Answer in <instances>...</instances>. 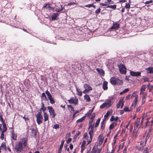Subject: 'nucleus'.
Masks as SVG:
<instances>
[{"label":"nucleus","mask_w":153,"mask_h":153,"mask_svg":"<svg viewBox=\"0 0 153 153\" xmlns=\"http://www.w3.org/2000/svg\"><path fill=\"white\" fill-rule=\"evenodd\" d=\"M26 121L27 120H28V117L27 115H25L24 116H21Z\"/></svg>","instance_id":"obj_45"},{"label":"nucleus","mask_w":153,"mask_h":153,"mask_svg":"<svg viewBox=\"0 0 153 153\" xmlns=\"http://www.w3.org/2000/svg\"><path fill=\"white\" fill-rule=\"evenodd\" d=\"M95 117V114L94 113H93L92 114L91 117V119L92 120H94V118Z\"/></svg>","instance_id":"obj_51"},{"label":"nucleus","mask_w":153,"mask_h":153,"mask_svg":"<svg viewBox=\"0 0 153 153\" xmlns=\"http://www.w3.org/2000/svg\"><path fill=\"white\" fill-rule=\"evenodd\" d=\"M131 96V94H129L125 98V100H128L130 98V97Z\"/></svg>","instance_id":"obj_52"},{"label":"nucleus","mask_w":153,"mask_h":153,"mask_svg":"<svg viewBox=\"0 0 153 153\" xmlns=\"http://www.w3.org/2000/svg\"><path fill=\"white\" fill-rule=\"evenodd\" d=\"M142 94L143 95V97H142V99L144 100L146 98V94L144 93H143V94Z\"/></svg>","instance_id":"obj_63"},{"label":"nucleus","mask_w":153,"mask_h":153,"mask_svg":"<svg viewBox=\"0 0 153 153\" xmlns=\"http://www.w3.org/2000/svg\"><path fill=\"white\" fill-rule=\"evenodd\" d=\"M84 87L85 89H86L87 92L92 90L91 87L87 84H85L84 85Z\"/></svg>","instance_id":"obj_14"},{"label":"nucleus","mask_w":153,"mask_h":153,"mask_svg":"<svg viewBox=\"0 0 153 153\" xmlns=\"http://www.w3.org/2000/svg\"><path fill=\"white\" fill-rule=\"evenodd\" d=\"M153 88V85H151L149 88V92L151 91Z\"/></svg>","instance_id":"obj_56"},{"label":"nucleus","mask_w":153,"mask_h":153,"mask_svg":"<svg viewBox=\"0 0 153 153\" xmlns=\"http://www.w3.org/2000/svg\"><path fill=\"white\" fill-rule=\"evenodd\" d=\"M57 13H55L53 14L51 16V18L52 20H55L56 19V17L58 15Z\"/></svg>","instance_id":"obj_31"},{"label":"nucleus","mask_w":153,"mask_h":153,"mask_svg":"<svg viewBox=\"0 0 153 153\" xmlns=\"http://www.w3.org/2000/svg\"><path fill=\"white\" fill-rule=\"evenodd\" d=\"M118 66L120 73L124 74H126V68L125 66L122 64H120Z\"/></svg>","instance_id":"obj_7"},{"label":"nucleus","mask_w":153,"mask_h":153,"mask_svg":"<svg viewBox=\"0 0 153 153\" xmlns=\"http://www.w3.org/2000/svg\"><path fill=\"white\" fill-rule=\"evenodd\" d=\"M145 90V85H143L140 89V94H143V93H144V91Z\"/></svg>","instance_id":"obj_23"},{"label":"nucleus","mask_w":153,"mask_h":153,"mask_svg":"<svg viewBox=\"0 0 153 153\" xmlns=\"http://www.w3.org/2000/svg\"><path fill=\"white\" fill-rule=\"evenodd\" d=\"M116 7V5H109L107 7V8H110L113 9H115Z\"/></svg>","instance_id":"obj_41"},{"label":"nucleus","mask_w":153,"mask_h":153,"mask_svg":"<svg viewBox=\"0 0 153 153\" xmlns=\"http://www.w3.org/2000/svg\"><path fill=\"white\" fill-rule=\"evenodd\" d=\"M136 96H138L136 93V92H134L131 95V98H133L134 97L135 98Z\"/></svg>","instance_id":"obj_46"},{"label":"nucleus","mask_w":153,"mask_h":153,"mask_svg":"<svg viewBox=\"0 0 153 153\" xmlns=\"http://www.w3.org/2000/svg\"><path fill=\"white\" fill-rule=\"evenodd\" d=\"M129 91V89L128 88H126L123 91V92L124 93H126Z\"/></svg>","instance_id":"obj_62"},{"label":"nucleus","mask_w":153,"mask_h":153,"mask_svg":"<svg viewBox=\"0 0 153 153\" xmlns=\"http://www.w3.org/2000/svg\"><path fill=\"white\" fill-rule=\"evenodd\" d=\"M0 121H1L2 123L3 122H4L3 121V119L2 117V114L0 113Z\"/></svg>","instance_id":"obj_54"},{"label":"nucleus","mask_w":153,"mask_h":153,"mask_svg":"<svg viewBox=\"0 0 153 153\" xmlns=\"http://www.w3.org/2000/svg\"><path fill=\"white\" fill-rule=\"evenodd\" d=\"M143 145H139L138 146V149L139 150L141 151L143 149Z\"/></svg>","instance_id":"obj_43"},{"label":"nucleus","mask_w":153,"mask_h":153,"mask_svg":"<svg viewBox=\"0 0 153 153\" xmlns=\"http://www.w3.org/2000/svg\"><path fill=\"white\" fill-rule=\"evenodd\" d=\"M153 0H150V1H147L145 3L146 4H149L150 3H152L153 2Z\"/></svg>","instance_id":"obj_53"},{"label":"nucleus","mask_w":153,"mask_h":153,"mask_svg":"<svg viewBox=\"0 0 153 153\" xmlns=\"http://www.w3.org/2000/svg\"><path fill=\"white\" fill-rule=\"evenodd\" d=\"M130 75L133 76H140L141 73L139 72H134L133 71H130Z\"/></svg>","instance_id":"obj_12"},{"label":"nucleus","mask_w":153,"mask_h":153,"mask_svg":"<svg viewBox=\"0 0 153 153\" xmlns=\"http://www.w3.org/2000/svg\"><path fill=\"white\" fill-rule=\"evenodd\" d=\"M44 121L45 122L48 120V115L46 112H44Z\"/></svg>","instance_id":"obj_25"},{"label":"nucleus","mask_w":153,"mask_h":153,"mask_svg":"<svg viewBox=\"0 0 153 153\" xmlns=\"http://www.w3.org/2000/svg\"><path fill=\"white\" fill-rule=\"evenodd\" d=\"M123 105L124 103L123 102V99L119 101L118 104L117 105V108H119L120 106L121 107V108H122L123 107Z\"/></svg>","instance_id":"obj_16"},{"label":"nucleus","mask_w":153,"mask_h":153,"mask_svg":"<svg viewBox=\"0 0 153 153\" xmlns=\"http://www.w3.org/2000/svg\"><path fill=\"white\" fill-rule=\"evenodd\" d=\"M76 4L77 3H76L71 2H70V3H68V4L67 5V6H68L70 5H74L75 4Z\"/></svg>","instance_id":"obj_58"},{"label":"nucleus","mask_w":153,"mask_h":153,"mask_svg":"<svg viewBox=\"0 0 153 153\" xmlns=\"http://www.w3.org/2000/svg\"><path fill=\"white\" fill-rule=\"evenodd\" d=\"M106 103V105L107 108L110 107L112 104L111 100V99L107 100H105V102Z\"/></svg>","instance_id":"obj_15"},{"label":"nucleus","mask_w":153,"mask_h":153,"mask_svg":"<svg viewBox=\"0 0 153 153\" xmlns=\"http://www.w3.org/2000/svg\"><path fill=\"white\" fill-rule=\"evenodd\" d=\"M60 6L61 7V8H60L59 7L56 8V12H59L63 10V8L62 7V5L61 4Z\"/></svg>","instance_id":"obj_35"},{"label":"nucleus","mask_w":153,"mask_h":153,"mask_svg":"<svg viewBox=\"0 0 153 153\" xmlns=\"http://www.w3.org/2000/svg\"><path fill=\"white\" fill-rule=\"evenodd\" d=\"M42 97H44L45 99L46 98V96L45 94V93H43L42 94Z\"/></svg>","instance_id":"obj_64"},{"label":"nucleus","mask_w":153,"mask_h":153,"mask_svg":"<svg viewBox=\"0 0 153 153\" xmlns=\"http://www.w3.org/2000/svg\"><path fill=\"white\" fill-rule=\"evenodd\" d=\"M23 148L22 145L19 142L16 144L14 148L15 150L17 153L21 152L22 151Z\"/></svg>","instance_id":"obj_2"},{"label":"nucleus","mask_w":153,"mask_h":153,"mask_svg":"<svg viewBox=\"0 0 153 153\" xmlns=\"http://www.w3.org/2000/svg\"><path fill=\"white\" fill-rule=\"evenodd\" d=\"M117 125V123H113L109 126V129L110 130L113 129L114 127Z\"/></svg>","instance_id":"obj_27"},{"label":"nucleus","mask_w":153,"mask_h":153,"mask_svg":"<svg viewBox=\"0 0 153 153\" xmlns=\"http://www.w3.org/2000/svg\"><path fill=\"white\" fill-rule=\"evenodd\" d=\"M47 108L49 110L50 116L52 118H54L56 116V114L52 106H48Z\"/></svg>","instance_id":"obj_4"},{"label":"nucleus","mask_w":153,"mask_h":153,"mask_svg":"<svg viewBox=\"0 0 153 153\" xmlns=\"http://www.w3.org/2000/svg\"><path fill=\"white\" fill-rule=\"evenodd\" d=\"M4 132H2V131H1V133L0 136V138L1 139V140H3L4 138Z\"/></svg>","instance_id":"obj_48"},{"label":"nucleus","mask_w":153,"mask_h":153,"mask_svg":"<svg viewBox=\"0 0 153 153\" xmlns=\"http://www.w3.org/2000/svg\"><path fill=\"white\" fill-rule=\"evenodd\" d=\"M68 108L69 109L71 113H72L74 112V109L71 105H68Z\"/></svg>","instance_id":"obj_29"},{"label":"nucleus","mask_w":153,"mask_h":153,"mask_svg":"<svg viewBox=\"0 0 153 153\" xmlns=\"http://www.w3.org/2000/svg\"><path fill=\"white\" fill-rule=\"evenodd\" d=\"M98 72L101 76H104V71L102 69H99L97 68L96 69Z\"/></svg>","instance_id":"obj_18"},{"label":"nucleus","mask_w":153,"mask_h":153,"mask_svg":"<svg viewBox=\"0 0 153 153\" xmlns=\"http://www.w3.org/2000/svg\"><path fill=\"white\" fill-rule=\"evenodd\" d=\"M116 140L114 141V143L112 146V148L111 151L110 152L108 150V152L107 153H114V152L115 151V148L116 146Z\"/></svg>","instance_id":"obj_13"},{"label":"nucleus","mask_w":153,"mask_h":153,"mask_svg":"<svg viewBox=\"0 0 153 153\" xmlns=\"http://www.w3.org/2000/svg\"><path fill=\"white\" fill-rule=\"evenodd\" d=\"M0 147L2 148H3V149H6V146L5 143H2L0 146Z\"/></svg>","instance_id":"obj_38"},{"label":"nucleus","mask_w":153,"mask_h":153,"mask_svg":"<svg viewBox=\"0 0 153 153\" xmlns=\"http://www.w3.org/2000/svg\"><path fill=\"white\" fill-rule=\"evenodd\" d=\"M104 137L101 134L99 136L98 138V140L99 142V143H97V144H98V146H100L102 144V143L103 142L104 140Z\"/></svg>","instance_id":"obj_11"},{"label":"nucleus","mask_w":153,"mask_h":153,"mask_svg":"<svg viewBox=\"0 0 153 153\" xmlns=\"http://www.w3.org/2000/svg\"><path fill=\"white\" fill-rule=\"evenodd\" d=\"M91 127V129L90 131H89V134L90 135V138L87 140V144H89L91 142L92 140V139L93 138V126L92 125H90L89 127Z\"/></svg>","instance_id":"obj_5"},{"label":"nucleus","mask_w":153,"mask_h":153,"mask_svg":"<svg viewBox=\"0 0 153 153\" xmlns=\"http://www.w3.org/2000/svg\"><path fill=\"white\" fill-rule=\"evenodd\" d=\"M110 114V112L109 111H108L106 113L104 117L105 118H108V116Z\"/></svg>","instance_id":"obj_44"},{"label":"nucleus","mask_w":153,"mask_h":153,"mask_svg":"<svg viewBox=\"0 0 153 153\" xmlns=\"http://www.w3.org/2000/svg\"><path fill=\"white\" fill-rule=\"evenodd\" d=\"M68 101L69 103L70 104H73L75 105L78 104V100L76 97L71 98L70 99L68 100Z\"/></svg>","instance_id":"obj_8"},{"label":"nucleus","mask_w":153,"mask_h":153,"mask_svg":"<svg viewBox=\"0 0 153 153\" xmlns=\"http://www.w3.org/2000/svg\"><path fill=\"white\" fill-rule=\"evenodd\" d=\"M84 99L87 102H90L91 101V99L89 96L85 94L84 96Z\"/></svg>","instance_id":"obj_30"},{"label":"nucleus","mask_w":153,"mask_h":153,"mask_svg":"<svg viewBox=\"0 0 153 153\" xmlns=\"http://www.w3.org/2000/svg\"><path fill=\"white\" fill-rule=\"evenodd\" d=\"M65 141L64 140H63L62 142L61 143V144L60 147L59 148V149L58 151V153H61L62 151V147L63 146V145Z\"/></svg>","instance_id":"obj_19"},{"label":"nucleus","mask_w":153,"mask_h":153,"mask_svg":"<svg viewBox=\"0 0 153 153\" xmlns=\"http://www.w3.org/2000/svg\"><path fill=\"white\" fill-rule=\"evenodd\" d=\"M93 110H94V109H93L92 108V109H91V110H89V111L85 115L86 116H88L91 115V113L93 111Z\"/></svg>","instance_id":"obj_37"},{"label":"nucleus","mask_w":153,"mask_h":153,"mask_svg":"<svg viewBox=\"0 0 153 153\" xmlns=\"http://www.w3.org/2000/svg\"><path fill=\"white\" fill-rule=\"evenodd\" d=\"M119 27V24L117 23L114 24L111 27V29H116L118 28Z\"/></svg>","instance_id":"obj_20"},{"label":"nucleus","mask_w":153,"mask_h":153,"mask_svg":"<svg viewBox=\"0 0 153 153\" xmlns=\"http://www.w3.org/2000/svg\"><path fill=\"white\" fill-rule=\"evenodd\" d=\"M86 143V142L85 140H83L82 142L81 146H85Z\"/></svg>","instance_id":"obj_60"},{"label":"nucleus","mask_w":153,"mask_h":153,"mask_svg":"<svg viewBox=\"0 0 153 153\" xmlns=\"http://www.w3.org/2000/svg\"><path fill=\"white\" fill-rule=\"evenodd\" d=\"M110 81L112 84L115 85H121L123 83L122 80L114 77H111Z\"/></svg>","instance_id":"obj_1"},{"label":"nucleus","mask_w":153,"mask_h":153,"mask_svg":"<svg viewBox=\"0 0 153 153\" xmlns=\"http://www.w3.org/2000/svg\"><path fill=\"white\" fill-rule=\"evenodd\" d=\"M140 122V119H138L134 123V129L133 131V132H137V131L136 130Z\"/></svg>","instance_id":"obj_10"},{"label":"nucleus","mask_w":153,"mask_h":153,"mask_svg":"<svg viewBox=\"0 0 153 153\" xmlns=\"http://www.w3.org/2000/svg\"><path fill=\"white\" fill-rule=\"evenodd\" d=\"M50 100V103L52 104H53L55 102V101L53 100V98L52 96L48 98Z\"/></svg>","instance_id":"obj_36"},{"label":"nucleus","mask_w":153,"mask_h":153,"mask_svg":"<svg viewBox=\"0 0 153 153\" xmlns=\"http://www.w3.org/2000/svg\"><path fill=\"white\" fill-rule=\"evenodd\" d=\"M12 137L13 139L14 140H16L17 138V135L13 133V131H12Z\"/></svg>","instance_id":"obj_33"},{"label":"nucleus","mask_w":153,"mask_h":153,"mask_svg":"<svg viewBox=\"0 0 153 153\" xmlns=\"http://www.w3.org/2000/svg\"><path fill=\"white\" fill-rule=\"evenodd\" d=\"M76 88L77 95L79 96H81L82 95V92L78 89L76 86Z\"/></svg>","instance_id":"obj_26"},{"label":"nucleus","mask_w":153,"mask_h":153,"mask_svg":"<svg viewBox=\"0 0 153 153\" xmlns=\"http://www.w3.org/2000/svg\"><path fill=\"white\" fill-rule=\"evenodd\" d=\"M138 97V96H136L135 98H134V99L133 101L134 104H132V106H134V107H135L137 102Z\"/></svg>","instance_id":"obj_22"},{"label":"nucleus","mask_w":153,"mask_h":153,"mask_svg":"<svg viewBox=\"0 0 153 153\" xmlns=\"http://www.w3.org/2000/svg\"><path fill=\"white\" fill-rule=\"evenodd\" d=\"M27 138L25 137H23L21 138L18 142L22 144V146H23L24 147H26L27 146Z\"/></svg>","instance_id":"obj_9"},{"label":"nucleus","mask_w":153,"mask_h":153,"mask_svg":"<svg viewBox=\"0 0 153 153\" xmlns=\"http://www.w3.org/2000/svg\"><path fill=\"white\" fill-rule=\"evenodd\" d=\"M72 140V139L71 138H69L67 141V143H69L71 142Z\"/></svg>","instance_id":"obj_59"},{"label":"nucleus","mask_w":153,"mask_h":153,"mask_svg":"<svg viewBox=\"0 0 153 153\" xmlns=\"http://www.w3.org/2000/svg\"><path fill=\"white\" fill-rule=\"evenodd\" d=\"M45 93L47 94L48 98L52 96L51 95V94L48 91V90H47L45 91Z\"/></svg>","instance_id":"obj_39"},{"label":"nucleus","mask_w":153,"mask_h":153,"mask_svg":"<svg viewBox=\"0 0 153 153\" xmlns=\"http://www.w3.org/2000/svg\"><path fill=\"white\" fill-rule=\"evenodd\" d=\"M59 128V125L58 124H56L53 127V128L57 129Z\"/></svg>","instance_id":"obj_50"},{"label":"nucleus","mask_w":153,"mask_h":153,"mask_svg":"<svg viewBox=\"0 0 153 153\" xmlns=\"http://www.w3.org/2000/svg\"><path fill=\"white\" fill-rule=\"evenodd\" d=\"M92 6H93V4H89L88 5H87L85 6V7H88V8H90Z\"/></svg>","instance_id":"obj_61"},{"label":"nucleus","mask_w":153,"mask_h":153,"mask_svg":"<svg viewBox=\"0 0 153 153\" xmlns=\"http://www.w3.org/2000/svg\"><path fill=\"white\" fill-rule=\"evenodd\" d=\"M125 7L126 8H130V4H129L126 3Z\"/></svg>","instance_id":"obj_49"},{"label":"nucleus","mask_w":153,"mask_h":153,"mask_svg":"<svg viewBox=\"0 0 153 153\" xmlns=\"http://www.w3.org/2000/svg\"><path fill=\"white\" fill-rule=\"evenodd\" d=\"M149 152L148 150V149L146 148V149H144L143 152V153H148Z\"/></svg>","instance_id":"obj_57"},{"label":"nucleus","mask_w":153,"mask_h":153,"mask_svg":"<svg viewBox=\"0 0 153 153\" xmlns=\"http://www.w3.org/2000/svg\"><path fill=\"white\" fill-rule=\"evenodd\" d=\"M44 8H46L48 9L49 10H53L54 9V7H51L50 5L49 4H46L43 7Z\"/></svg>","instance_id":"obj_24"},{"label":"nucleus","mask_w":153,"mask_h":153,"mask_svg":"<svg viewBox=\"0 0 153 153\" xmlns=\"http://www.w3.org/2000/svg\"><path fill=\"white\" fill-rule=\"evenodd\" d=\"M108 82L106 81L103 82L102 87L103 88L104 90H106L108 89L107 87Z\"/></svg>","instance_id":"obj_21"},{"label":"nucleus","mask_w":153,"mask_h":153,"mask_svg":"<svg viewBox=\"0 0 153 153\" xmlns=\"http://www.w3.org/2000/svg\"><path fill=\"white\" fill-rule=\"evenodd\" d=\"M100 9L98 8L95 11V13H99L100 12Z\"/></svg>","instance_id":"obj_55"},{"label":"nucleus","mask_w":153,"mask_h":153,"mask_svg":"<svg viewBox=\"0 0 153 153\" xmlns=\"http://www.w3.org/2000/svg\"><path fill=\"white\" fill-rule=\"evenodd\" d=\"M85 117L83 116L76 121L77 123H80L82 122L85 119Z\"/></svg>","instance_id":"obj_34"},{"label":"nucleus","mask_w":153,"mask_h":153,"mask_svg":"<svg viewBox=\"0 0 153 153\" xmlns=\"http://www.w3.org/2000/svg\"><path fill=\"white\" fill-rule=\"evenodd\" d=\"M100 120V119H98L97 120V121L96 122V123H95V127H97L98 126V125L99 124Z\"/></svg>","instance_id":"obj_40"},{"label":"nucleus","mask_w":153,"mask_h":153,"mask_svg":"<svg viewBox=\"0 0 153 153\" xmlns=\"http://www.w3.org/2000/svg\"><path fill=\"white\" fill-rule=\"evenodd\" d=\"M105 107H107V105H106V103L104 102L100 106V107L101 108H104Z\"/></svg>","instance_id":"obj_42"},{"label":"nucleus","mask_w":153,"mask_h":153,"mask_svg":"<svg viewBox=\"0 0 153 153\" xmlns=\"http://www.w3.org/2000/svg\"><path fill=\"white\" fill-rule=\"evenodd\" d=\"M147 72L149 73H153V68L149 67L146 69Z\"/></svg>","instance_id":"obj_28"},{"label":"nucleus","mask_w":153,"mask_h":153,"mask_svg":"<svg viewBox=\"0 0 153 153\" xmlns=\"http://www.w3.org/2000/svg\"><path fill=\"white\" fill-rule=\"evenodd\" d=\"M152 124H151L150 126L149 127V131H148V132L147 134V135L146 137V140H145V143H146V142L147 141V138H148L149 136V133H150V132L151 131V130L152 129Z\"/></svg>","instance_id":"obj_17"},{"label":"nucleus","mask_w":153,"mask_h":153,"mask_svg":"<svg viewBox=\"0 0 153 153\" xmlns=\"http://www.w3.org/2000/svg\"><path fill=\"white\" fill-rule=\"evenodd\" d=\"M105 124L103 123H101V128L102 130H103L105 128Z\"/></svg>","instance_id":"obj_47"},{"label":"nucleus","mask_w":153,"mask_h":153,"mask_svg":"<svg viewBox=\"0 0 153 153\" xmlns=\"http://www.w3.org/2000/svg\"><path fill=\"white\" fill-rule=\"evenodd\" d=\"M36 121L38 125H40L42 123V121L43 120V117L41 115V113L39 112L36 116Z\"/></svg>","instance_id":"obj_3"},{"label":"nucleus","mask_w":153,"mask_h":153,"mask_svg":"<svg viewBox=\"0 0 153 153\" xmlns=\"http://www.w3.org/2000/svg\"><path fill=\"white\" fill-rule=\"evenodd\" d=\"M101 151V148L98 145H96L92 150V153H100Z\"/></svg>","instance_id":"obj_6"},{"label":"nucleus","mask_w":153,"mask_h":153,"mask_svg":"<svg viewBox=\"0 0 153 153\" xmlns=\"http://www.w3.org/2000/svg\"><path fill=\"white\" fill-rule=\"evenodd\" d=\"M2 124L3 128L2 131V132H5L7 130V128L6 127V125L4 122H3Z\"/></svg>","instance_id":"obj_32"}]
</instances>
